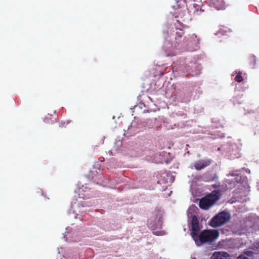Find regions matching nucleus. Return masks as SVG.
<instances>
[{
	"mask_svg": "<svg viewBox=\"0 0 259 259\" xmlns=\"http://www.w3.org/2000/svg\"><path fill=\"white\" fill-rule=\"evenodd\" d=\"M191 225L192 228L191 235L194 240H196L198 237V233L200 228L198 220L195 215H193L191 217Z\"/></svg>",
	"mask_w": 259,
	"mask_h": 259,
	"instance_id": "nucleus-7",
	"label": "nucleus"
},
{
	"mask_svg": "<svg viewBox=\"0 0 259 259\" xmlns=\"http://www.w3.org/2000/svg\"><path fill=\"white\" fill-rule=\"evenodd\" d=\"M184 32L178 31L176 33L175 41L172 42V45L180 50H188V44L186 36L183 37Z\"/></svg>",
	"mask_w": 259,
	"mask_h": 259,
	"instance_id": "nucleus-5",
	"label": "nucleus"
},
{
	"mask_svg": "<svg viewBox=\"0 0 259 259\" xmlns=\"http://www.w3.org/2000/svg\"><path fill=\"white\" fill-rule=\"evenodd\" d=\"M221 191L214 190L210 194L201 198L199 202V207L203 209L207 210L212 206L220 198Z\"/></svg>",
	"mask_w": 259,
	"mask_h": 259,
	"instance_id": "nucleus-1",
	"label": "nucleus"
},
{
	"mask_svg": "<svg viewBox=\"0 0 259 259\" xmlns=\"http://www.w3.org/2000/svg\"><path fill=\"white\" fill-rule=\"evenodd\" d=\"M210 259H213V258H211H211H210Z\"/></svg>",
	"mask_w": 259,
	"mask_h": 259,
	"instance_id": "nucleus-21",
	"label": "nucleus"
},
{
	"mask_svg": "<svg viewBox=\"0 0 259 259\" xmlns=\"http://www.w3.org/2000/svg\"><path fill=\"white\" fill-rule=\"evenodd\" d=\"M211 7H212L218 10L224 8L225 3L223 0H208Z\"/></svg>",
	"mask_w": 259,
	"mask_h": 259,
	"instance_id": "nucleus-9",
	"label": "nucleus"
},
{
	"mask_svg": "<svg viewBox=\"0 0 259 259\" xmlns=\"http://www.w3.org/2000/svg\"><path fill=\"white\" fill-rule=\"evenodd\" d=\"M239 175V170H236L234 172H230L228 176H237Z\"/></svg>",
	"mask_w": 259,
	"mask_h": 259,
	"instance_id": "nucleus-15",
	"label": "nucleus"
},
{
	"mask_svg": "<svg viewBox=\"0 0 259 259\" xmlns=\"http://www.w3.org/2000/svg\"><path fill=\"white\" fill-rule=\"evenodd\" d=\"M200 12H204V10H202V9H200Z\"/></svg>",
	"mask_w": 259,
	"mask_h": 259,
	"instance_id": "nucleus-19",
	"label": "nucleus"
},
{
	"mask_svg": "<svg viewBox=\"0 0 259 259\" xmlns=\"http://www.w3.org/2000/svg\"><path fill=\"white\" fill-rule=\"evenodd\" d=\"M237 75L235 77V80L238 82H241L243 81V79L241 76V72L240 71L236 72Z\"/></svg>",
	"mask_w": 259,
	"mask_h": 259,
	"instance_id": "nucleus-13",
	"label": "nucleus"
},
{
	"mask_svg": "<svg viewBox=\"0 0 259 259\" xmlns=\"http://www.w3.org/2000/svg\"><path fill=\"white\" fill-rule=\"evenodd\" d=\"M65 124H66V123H65V122H64L62 123V126H65Z\"/></svg>",
	"mask_w": 259,
	"mask_h": 259,
	"instance_id": "nucleus-18",
	"label": "nucleus"
},
{
	"mask_svg": "<svg viewBox=\"0 0 259 259\" xmlns=\"http://www.w3.org/2000/svg\"><path fill=\"white\" fill-rule=\"evenodd\" d=\"M188 44V50L193 51L197 50L200 39L195 34L186 36Z\"/></svg>",
	"mask_w": 259,
	"mask_h": 259,
	"instance_id": "nucleus-6",
	"label": "nucleus"
},
{
	"mask_svg": "<svg viewBox=\"0 0 259 259\" xmlns=\"http://www.w3.org/2000/svg\"><path fill=\"white\" fill-rule=\"evenodd\" d=\"M250 62L254 65L256 62V58L254 56H251L249 58Z\"/></svg>",
	"mask_w": 259,
	"mask_h": 259,
	"instance_id": "nucleus-14",
	"label": "nucleus"
},
{
	"mask_svg": "<svg viewBox=\"0 0 259 259\" xmlns=\"http://www.w3.org/2000/svg\"><path fill=\"white\" fill-rule=\"evenodd\" d=\"M212 187H213V188H217L218 187H219V186L214 184V185H212Z\"/></svg>",
	"mask_w": 259,
	"mask_h": 259,
	"instance_id": "nucleus-17",
	"label": "nucleus"
},
{
	"mask_svg": "<svg viewBox=\"0 0 259 259\" xmlns=\"http://www.w3.org/2000/svg\"><path fill=\"white\" fill-rule=\"evenodd\" d=\"M193 7L195 8V4H194Z\"/></svg>",
	"mask_w": 259,
	"mask_h": 259,
	"instance_id": "nucleus-20",
	"label": "nucleus"
},
{
	"mask_svg": "<svg viewBox=\"0 0 259 259\" xmlns=\"http://www.w3.org/2000/svg\"><path fill=\"white\" fill-rule=\"evenodd\" d=\"M230 218V214L228 212L223 211L211 219L210 225L214 228L221 226L228 222Z\"/></svg>",
	"mask_w": 259,
	"mask_h": 259,
	"instance_id": "nucleus-4",
	"label": "nucleus"
},
{
	"mask_svg": "<svg viewBox=\"0 0 259 259\" xmlns=\"http://www.w3.org/2000/svg\"><path fill=\"white\" fill-rule=\"evenodd\" d=\"M212 160L210 159H201L195 162L194 166L196 170H199L209 166Z\"/></svg>",
	"mask_w": 259,
	"mask_h": 259,
	"instance_id": "nucleus-8",
	"label": "nucleus"
},
{
	"mask_svg": "<svg viewBox=\"0 0 259 259\" xmlns=\"http://www.w3.org/2000/svg\"><path fill=\"white\" fill-rule=\"evenodd\" d=\"M211 257L213 259H230L229 254L224 251L215 252Z\"/></svg>",
	"mask_w": 259,
	"mask_h": 259,
	"instance_id": "nucleus-10",
	"label": "nucleus"
},
{
	"mask_svg": "<svg viewBox=\"0 0 259 259\" xmlns=\"http://www.w3.org/2000/svg\"><path fill=\"white\" fill-rule=\"evenodd\" d=\"M195 11H196V13H197L198 14H200V13H199V11H198V9H196V10L194 11V13H195Z\"/></svg>",
	"mask_w": 259,
	"mask_h": 259,
	"instance_id": "nucleus-16",
	"label": "nucleus"
},
{
	"mask_svg": "<svg viewBox=\"0 0 259 259\" xmlns=\"http://www.w3.org/2000/svg\"><path fill=\"white\" fill-rule=\"evenodd\" d=\"M219 232L217 230H205L202 231L198 237L195 240L196 241L199 238L202 243L211 242L215 240L219 237Z\"/></svg>",
	"mask_w": 259,
	"mask_h": 259,
	"instance_id": "nucleus-3",
	"label": "nucleus"
},
{
	"mask_svg": "<svg viewBox=\"0 0 259 259\" xmlns=\"http://www.w3.org/2000/svg\"><path fill=\"white\" fill-rule=\"evenodd\" d=\"M186 6V3L185 0H175L174 4L171 5L172 9L176 10H179L178 13L181 17L182 22L180 20H177V22L179 24L180 27H178L177 26V28L181 31H182V28L187 27L186 25L184 23V22L186 21V19L184 17L185 14H183V13H185L187 10Z\"/></svg>",
	"mask_w": 259,
	"mask_h": 259,
	"instance_id": "nucleus-2",
	"label": "nucleus"
},
{
	"mask_svg": "<svg viewBox=\"0 0 259 259\" xmlns=\"http://www.w3.org/2000/svg\"><path fill=\"white\" fill-rule=\"evenodd\" d=\"M56 120L55 117L53 115H51L50 114H48L45 118V122L48 123H53L54 121Z\"/></svg>",
	"mask_w": 259,
	"mask_h": 259,
	"instance_id": "nucleus-12",
	"label": "nucleus"
},
{
	"mask_svg": "<svg viewBox=\"0 0 259 259\" xmlns=\"http://www.w3.org/2000/svg\"><path fill=\"white\" fill-rule=\"evenodd\" d=\"M253 252L251 251H247L240 255L237 259H252Z\"/></svg>",
	"mask_w": 259,
	"mask_h": 259,
	"instance_id": "nucleus-11",
	"label": "nucleus"
}]
</instances>
